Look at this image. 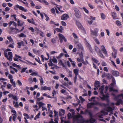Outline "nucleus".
I'll return each mask as SVG.
<instances>
[{
  "mask_svg": "<svg viewBox=\"0 0 123 123\" xmlns=\"http://www.w3.org/2000/svg\"><path fill=\"white\" fill-rule=\"evenodd\" d=\"M104 87V86L102 85L99 89V91L100 93V95L102 96H100V97L102 100H106L107 102V104H105L104 103L96 102L95 103V104L99 105L101 106L106 107L107 106V105H109V100L108 98L109 97L108 95L107 94L105 95L104 94L103 91Z\"/></svg>",
  "mask_w": 123,
  "mask_h": 123,
  "instance_id": "f257e3e1",
  "label": "nucleus"
},
{
  "mask_svg": "<svg viewBox=\"0 0 123 123\" xmlns=\"http://www.w3.org/2000/svg\"><path fill=\"white\" fill-rule=\"evenodd\" d=\"M74 10L75 12V17L77 18H80L81 17V15L79 10L76 7H74Z\"/></svg>",
  "mask_w": 123,
  "mask_h": 123,
  "instance_id": "f03ea898",
  "label": "nucleus"
},
{
  "mask_svg": "<svg viewBox=\"0 0 123 123\" xmlns=\"http://www.w3.org/2000/svg\"><path fill=\"white\" fill-rule=\"evenodd\" d=\"M82 117L80 115H77L75 117L73 118L74 122L73 123H80L81 120H79L80 118H82Z\"/></svg>",
  "mask_w": 123,
  "mask_h": 123,
  "instance_id": "7ed1b4c3",
  "label": "nucleus"
},
{
  "mask_svg": "<svg viewBox=\"0 0 123 123\" xmlns=\"http://www.w3.org/2000/svg\"><path fill=\"white\" fill-rule=\"evenodd\" d=\"M58 37L60 42L61 43H62L63 40L65 42H67V40L66 39L62 34L59 33L58 34Z\"/></svg>",
  "mask_w": 123,
  "mask_h": 123,
  "instance_id": "20e7f679",
  "label": "nucleus"
},
{
  "mask_svg": "<svg viewBox=\"0 0 123 123\" xmlns=\"http://www.w3.org/2000/svg\"><path fill=\"white\" fill-rule=\"evenodd\" d=\"M19 8V9L25 12H27V10L25 9L23 7L19 6L18 5H16L14 7V9L15 10H17L18 8Z\"/></svg>",
  "mask_w": 123,
  "mask_h": 123,
  "instance_id": "39448f33",
  "label": "nucleus"
},
{
  "mask_svg": "<svg viewBox=\"0 0 123 123\" xmlns=\"http://www.w3.org/2000/svg\"><path fill=\"white\" fill-rule=\"evenodd\" d=\"M98 30L97 28L95 29L94 31L91 30V34L93 36H98Z\"/></svg>",
  "mask_w": 123,
  "mask_h": 123,
  "instance_id": "423d86ee",
  "label": "nucleus"
},
{
  "mask_svg": "<svg viewBox=\"0 0 123 123\" xmlns=\"http://www.w3.org/2000/svg\"><path fill=\"white\" fill-rule=\"evenodd\" d=\"M69 17L68 14H64L62 16L61 19L63 20H66L69 18Z\"/></svg>",
  "mask_w": 123,
  "mask_h": 123,
  "instance_id": "0eeeda50",
  "label": "nucleus"
},
{
  "mask_svg": "<svg viewBox=\"0 0 123 123\" xmlns=\"http://www.w3.org/2000/svg\"><path fill=\"white\" fill-rule=\"evenodd\" d=\"M85 43L86 47L89 49L91 51L92 48L90 44L87 42L86 39L85 40Z\"/></svg>",
  "mask_w": 123,
  "mask_h": 123,
  "instance_id": "6e6552de",
  "label": "nucleus"
},
{
  "mask_svg": "<svg viewBox=\"0 0 123 123\" xmlns=\"http://www.w3.org/2000/svg\"><path fill=\"white\" fill-rule=\"evenodd\" d=\"M8 54L9 56V57L8 56V58H7V59L9 60L10 61H11L12 60V53L11 52H9L8 53Z\"/></svg>",
  "mask_w": 123,
  "mask_h": 123,
  "instance_id": "1a4fd4ad",
  "label": "nucleus"
},
{
  "mask_svg": "<svg viewBox=\"0 0 123 123\" xmlns=\"http://www.w3.org/2000/svg\"><path fill=\"white\" fill-rule=\"evenodd\" d=\"M111 73L113 75L115 76H117L119 75V73L117 71L112 70L111 71Z\"/></svg>",
  "mask_w": 123,
  "mask_h": 123,
  "instance_id": "9d476101",
  "label": "nucleus"
},
{
  "mask_svg": "<svg viewBox=\"0 0 123 123\" xmlns=\"http://www.w3.org/2000/svg\"><path fill=\"white\" fill-rule=\"evenodd\" d=\"M17 44L18 45L17 46L18 48H21L22 45L23 46H25L24 42L23 41H21L20 42H18L17 43Z\"/></svg>",
  "mask_w": 123,
  "mask_h": 123,
  "instance_id": "9b49d317",
  "label": "nucleus"
},
{
  "mask_svg": "<svg viewBox=\"0 0 123 123\" xmlns=\"http://www.w3.org/2000/svg\"><path fill=\"white\" fill-rule=\"evenodd\" d=\"M101 49L104 54H107V52L106 50L105 47L103 45H102L101 46Z\"/></svg>",
  "mask_w": 123,
  "mask_h": 123,
  "instance_id": "f8f14e48",
  "label": "nucleus"
},
{
  "mask_svg": "<svg viewBox=\"0 0 123 123\" xmlns=\"http://www.w3.org/2000/svg\"><path fill=\"white\" fill-rule=\"evenodd\" d=\"M51 89V88L50 87H47L45 86H42L41 87V90H50Z\"/></svg>",
  "mask_w": 123,
  "mask_h": 123,
  "instance_id": "ddd939ff",
  "label": "nucleus"
},
{
  "mask_svg": "<svg viewBox=\"0 0 123 123\" xmlns=\"http://www.w3.org/2000/svg\"><path fill=\"white\" fill-rule=\"evenodd\" d=\"M76 24L79 28L81 29H84V28L79 22H76Z\"/></svg>",
  "mask_w": 123,
  "mask_h": 123,
  "instance_id": "4468645a",
  "label": "nucleus"
},
{
  "mask_svg": "<svg viewBox=\"0 0 123 123\" xmlns=\"http://www.w3.org/2000/svg\"><path fill=\"white\" fill-rule=\"evenodd\" d=\"M14 29H15V28L10 27L9 29V32L13 34L14 33L13 31Z\"/></svg>",
  "mask_w": 123,
  "mask_h": 123,
  "instance_id": "2eb2a0df",
  "label": "nucleus"
},
{
  "mask_svg": "<svg viewBox=\"0 0 123 123\" xmlns=\"http://www.w3.org/2000/svg\"><path fill=\"white\" fill-rule=\"evenodd\" d=\"M65 112V110H64L61 109V111L59 112V115L60 116H61L64 114Z\"/></svg>",
  "mask_w": 123,
  "mask_h": 123,
  "instance_id": "dca6fc26",
  "label": "nucleus"
},
{
  "mask_svg": "<svg viewBox=\"0 0 123 123\" xmlns=\"http://www.w3.org/2000/svg\"><path fill=\"white\" fill-rule=\"evenodd\" d=\"M113 51L114 52V53H115V55L114 56V58H115L116 57V55L117 54V50H116L113 47H112Z\"/></svg>",
  "mask_w": 123,
  "mask_h": 123,
  "instance_id": "f3484780",
  "label": "nucleus"
},
{
  "mask_svg": "<svg viewBox=\"0 0 123 123\" xmlns=\"http://www.w3.org/2000/svg\"><path fill=\"white\" fill-rule=\"evenodd\" d=\"M77 48L79 49L82 50L83 49V48L82 45L80 43L78 44L77 46Z\"/></svg>",
  "mask_w": 123,
  "mask_h": 123,
  "instance_id": "a211bd4d",
  "label": "nucleus"
},
{
  "mask_svg": "<svg viewBox=\"0 0 123 123\" xmlns=\"http://www.w3.org/2000/svg\"><path fill=\"white\" fill-rule=\"evenodd\" d=\"M95 104L94 103L92 102L91 103H89L87 105V107L90 108L92 107V106L94 105Z\"/></svg>",
  "mask_w": 123,
  "mask_h": 123,
  "instance_id": "6ab92c4d",
  "label": "nucleus"
},
{
  "mask_svg": "<svg viewBox=\"0 0 123 123\" xmlns=\"http://www.w3.org/2000/svg\"><path fill=\"white\" fill-rule=\"evenodd\" d=\"M54 112L55 114L54 116L55 117V119H57L58 120V112L56 111L55 110H54Z\"/></svg>",
  "mask_w": 123,
  "mask_h": 123,
  "instance_id": "aec40b11",
  "label": "nucleus"
},
{
  "mask_svg": "<svg viewBox=\"0 0 123 123\" xmlns=\"http://www.w3.org/2000/svg\"><path fill=\"white\" fill-rule=\"evenodd\" d=\"M107 106H108L106 108V110L108 111L109 112L111 111L112 110H114V109H113L111 107L109 106V105H107Z\"/></svg>",
  "mask_w": 123,
  "mask_h": 123,
  "instance_id": "412c9836",
  "label": "nucleus"
},
{
  "mask_svg": "<svg viewBox=\"0 0 123 123\" xmlns=\"http://www.w3.org/2000/svg\"><path fill=\"white\" fill-rule=\"evenodd\" d=\"M12 63V65L13 67H17L18 68H19V69H20L21 68H20V66L19 65H17L16 64L14 63Z\"/></svg>",
  "mask_w": 123,
  "mask_h": 123,
  "instance_id": "4be33fe9",
  "label": "nucleus"
},
{
  "mask_svg": "<svg viewBox=\"0 0 123 123\" xmlns=\"http://www.w3.org/2000/svg\"><path fill=\"white\" fill-rule=\"evenodd\" d=\"M95 49L96 51L97 52V53H98L99 52L101 51L100 49L97 46H95Z\"/></svg>",
  "mask_w": 123,
  "mask_h": 123,
  "instance_id": "5701e85b",
  "label": "nucleus"
},
{
  "mask_svg": "<svg viewBox=\"0 0 123 123\" xmlns=\"http://www.w3.org/2000/svg\"><path fill=\"white\" fill-rule=\"evenodd\" d=\"M79 70L77 69H75L74 70V72L75 75H78V74Z\"/></svg>",
  "mask_w": 123,
  "mask_h": 123,
  "instance_id": "b1692460",
  "label": "nucleus"
},
{
  "mask_svg": "<svg viewBox=\"0 0 123 123\" xmlns=\"http://www.w3.org/2000/svg\"><path fill=\"white\" fill-rule=\"evenodd\" d=\"M101 18L103 19H105V14L103 13H100Z\"/></svg>",
  "mask_w": 123,
  "mask_h": 123,
  "instance_id": "393cba45",
  "label": "nucleus"
},
{
  "mask_svg": "<svg viewBox=\"0 0 123 123\" xmlns=\"http://www.w3.org/2000/svg\"><path fill=\"white\" fill-rule=\"evenodd\" d=\"M39 77L41 78L39 79L40 80L41 83L40 85H42L44 82L43 81V78L41 76H39Z\"/></svg>",
  "mask_w": 123,
  "mask_h": 123,
  "instance_id": "a878e982",
  "label": "nucleus"
},
{
  "mask_svg": "<svg viewBox=\"0 0 123 123\" xmlns=\"http://www.w3.org/2000/svg\"><path fill=\"white\" fill-rule=\"evenodd\" d=\"M40 114V112L39 111V113H38V114L37 115L36 117L34 118V119L35 120H36L37 118H38L39 117V116Z\"/></svg>",
  "mask_w": 123,
  "mask_h": 123,
  "instance_id": "bb28decb",
  "label": "nucleus"
},
{
  "mask_svg": "<svg viewBox=\"0 0 123 123\" xmlns=\"http://www.w3.org/2000/svg\"><path fill=\"white\" fill-rule=\"evenodd\" d=\"M86 112L88 113L89 114L90 117H92V113L91 112H90L89 111H88L87 110H86L85 111V113H86Z\"/></svg>",
  "mask_w": 123,
  "mask_h": 123,
  "instance_id": "cd10ccee",
  "label": "nucleus"
},
{
  "mask_svg": "<svg viewBox=\"0 0 123 123\" xmlns=\"http://www.w3.org/2000/svg\"><path fill=\"white\" fill-rule=\"evenodd\" d=\"M33 51L34 53L35 54H37V53L39 54L40 52V51L39 50H37L35 49H33Z\"/></svg>",
  "mask_w": 123,
  "mask_h": 123,
  "instance_id": "c85d7f7f",
  "label": "nucleus"
},
{
  "mask_svg": "<svg viewBox=\"0 0 123 123\" xmlns=\"http://www.w3.org/2000/svg\"><path fill=\"white\" fill-rule=\"evenodd\" d=\"M106 75L107 76V77L108 79H110L113 77L112 75L111 74H106Z\"/></svg>",
  "mask_w": 123,
  "mask_h": 123,
  "instance_id": "c756f323",
  "label": "nucleus"
},
{
  "mask_svg": "<svg viewBox=\"0 0 123 123\" xmlns=\"http://www.w3.org/2000/svg\"><path fill=\"white\" fill-rule=\"evenodd\" d=\"M101 57L103 58H104V56L102 54L101 51H100L98 53H97Z\"/></svg>",
  "mask_w": 123,
  "mask_h": 123,
  "instance_id": "7c9ffc66",
  "label": "nucleus"
},
{
  "mask_svg": "<svg viewBox=\"0 0 123 123\" xmlns=\"http://www.w3.org/2000/svg\"><path fill=\"white\" fill-rule=\"evenodd\" d=\"M44 15L46 18L45 19L46 20V21H48L49 20V17L47 16V15L45 13H44Z\"/></svg>",
  "mask_w": 123,
  "mask_h": 123,
  "instance_id": "2f4dec72",
  "label": "nucleus"
},
{
  "mask_svg": "<svg viewBox=\"0 0 123 123\" xmlns=\"http://www.w3.org/2000/svg\"><path fill=\"white\" fill-rule=\"evenodd\" d=\"M79 55L80 56V58L81 59V61L83 59V54L82 52L79 54Z\"/></svg>",
  "mask_w": 123,
  "mask_h": 123,
  "instance_id": "473e14b6",
  "label": "nucleus"
},
{
  "mask_svg": "<svg viewBox=\"0 0 123 123\" xmlns=\"http://www.w3.org/2000/svg\"><path fill=\"white\" fill-rule=\"evenodd\" d=\"M37 103L38 104L39 106H40L41 107H42V106L43 105H44V104L42 102H38L37 101Z\"/></svg>",
  "mask_w": 123,
  "mask_h": 123,
  "instance_id": "72a5a7b5",
  "label": "nucleus"
},
{
  "mask_svg": "<svg viewBox=\"0 0 123 123\" xmlns=\"http://www.w3.org/2000/svg\"><path fill=\"white\" fill-rule=\"evenodd\" d=\"M90 121L92 123H94L95 122L96 120L95 119H93L92 117L90 119Z\"/></svg>",
  "mask_w": 123,
  "mask_h": 123,
  "instance_id": "f704fd0d",
  "label": "nucleus"
},
{
  "mask_svg": "<svg viewBox=\"0 0 123 123\" xmlns=\"http://www.w3.org/2000/svg\"><path fill=\"white\" fill-rule=\"evenodd\" d=\"M92 60L96 63H97L98 62V61L96 59L93 58L92 59Z\"/></svg>",
  "mask_w": 123,
  "mask_h": 123,
  "instance_id": "c9c22d12",
  "label": "nucleus"
},
{
  "mask_svg": "<svg viewBox=\"0 0 123 123\" xmlns=\"http://www.w3.org/2000/svg\"><path fill=\"white\" fill-rule=\"evenodd\" d=\"M121 99H119L117 101V102L116 103V104L117 105H118L120 104Z\"/></svg>",
  "mask_w": 123,
  "mask_h": 123,
  "instance_id": "e433bc0d",
  "label": "nucleus"
},
{
  "mask_svg": "<svg viewBox=\"0 0 123 123\" xmlns=\"http://www.w3.org/2000/svg\"><path fill=\"white\" fill-rule=\"evenodd\" d=\"M19 36L21 37H26V36L24 33H22L20 34Z\"/></svg>",
  "mask_w": 123,
  "mask_h": 123,
  "instance_id": "4c0bfd02",
  "label": "nucleus"
},
{
  "mask_svg": "<svg viewBox=\"0 0 123 123\" xmlns=\"http://www.w3.org/2000/svg\"><path fill=\"white\" fill-rule=\"evenodd\" d=\"M94 40L97 44H100L97 38H94Z\"/></svg>",
  "mask_w": 123,
  "mask_h": 123,
  "instance_id": "58836bf2",
  "label": "nucleus"
},
{
  "mask_svg": "<svg viewBox=\"0 0 123 123\" xmlns=\"http://www.w3.org/2000/svg\"><path fill=\"white\" fill-rule=\"evenodd\" d=\"M116 23L118 26L122 24L121 23V22L119 20H117L116 21Z\"/></svg>",
  "mask_w": 123,
  "mask_h": 123,
  "instance_id": "ea45409f",
  "label": "nucleus"
},
{
  "mask_svg": "<svg viewBox=\"0 0 123 123\" xmlns=\"http://www.w3.org/2000/svg\"><path fill=\"white\" fill-rule=\"evenodd\" d=\"M52 60L53 62L54 63H56L57 62V60L55 58H54L53 59H52Z\"/></svg>",
  "mask_w": 123,
  "mask_h": 123,
  "instance_id": "a19ab883",
  "label": "nucleus"
},
{
  "mask_svg": "<svg viewBox=\"0 0 123 123\" xmlns=\"http://www.w3.org/2000/svg\"><path fill=\"white\" fill-rule=\"evenodd\" d=\"M73 36L74 37L75 39H77L78 38V37L76 34L74 33H73L72 34Z\"/></svg>",
  "mask_w": 123,
  "mask_h": 123,
  "instance_id": "79ce46f5",
  "label": "nucleus"
},
{
  "mask_svg": "<svg viewBox=\"0 0 123 123\" xmlns=\"http://www.w3.org/2000/svg\"><path fill=\"white\" fill-rule=\"evenodd\" d=\"M68 119H69L71 118L72 117L71 114L70 113H69L68 114Z\"/></svg>",
  "mask_w": 123,
  "mask_h": 123,
  "instance_id": "37998d69",
  "label": "nucleus"
},
{
  "mask_svg": "<svg viewBox=\"0 0 123 123\" xmlns=\"http://www.w3.org/2000/svg\"><path fill=\"white\" fill-rule=\"evenodd\" d=\"M56 30L57 31L60 32H62V31L61 29L58 28H56Z\"/></svg>",
  "mask_w": 123,
  "mask_h": 123,
  "instance_id": "c03bdc74",
  "label": "nucleus"
},
{
  "mask_svg": "<svg viewBox=\"0 0 123 123\" xmlns=\"http://www.w3.org/2000/svg\"><path fill=\"white\" fill-rule=\"evenodd\" d=\"M7 38L8 39V40H9L10 42H12L13 41V40L12 39L11 37H7Z\"/></svg>",
  "mask_w": 123,
  "mask_h": 123,
  "instance_id": "a18cd8bd",
  "label": "nucleus"
},
{
  "mask_svg": "<svg viewBox=\"0 0 123 123\" xmlns=\"http://www.w3.org/2000/svg\"><path fill=\"white\" fill-rule=\"evenodd\" d=\"M17 82L18 83V85H19L20 86L22 85V83L19 80H17Z\"/></svg>",
  "mask_w": 123,
  "mask_h": 123,
  "instance_id": "49530a36",
  "label": "nucleus"
},
{
  "mask_svg": "<svg viewBox=\"0 0 123 123\" xmlns=\"http://www.w3.org/2000/svg\"><path fill=\"white\" fill-rule=\"evenodd\" d=\"M72 72L71 71H69L68 72V75L69 77H72Z\"/></svg>",
  "mask_w": 123,
  "mask_h": 123,
  "instance_id": "de8ad7c7",
  "label": "nucleus"
},
{
  "mask_svg": "<svg viewBox=\"0 0 123 123\" xmlns=\"http://www.w3.org/2000/svg\"><path fill=\"white\" fill-rule=\"evenodd\" d=\"M27 69V68H23L21 70V72L22 73L23 72H24L25 71L26 69Z\"/></svg>",
  "mask_w": 123,
  "mask_h": 123,
  "instance_id": "09e8293b",
  "label": "nucleus"
},
{
  "mask_svg": "<svg viewBox=\"0 0 123 123\" xmlns=\"http://www.w3.org/2000/svg\"><path fill=\"white\" fill-rule=\"evenodd\" d=\"M17 96L14 95L13 97V98L15 100L17 101L18 100V98H17Z\"/></svg>",
  "mask_w": 123,
  "mask_h": 123,
  "instance_id": "8fccbe9b",
  "label": "nucleus"
},
{
  "mask_svg": "<svg viewBox=\"0 0 123 123\" xmlns=\"http://www.w3.org/2000/svg\"><path fill=\"white\" fill-rule=\"evenodd\" d=\"M99 84V82L98 81H96L95 83V87H96L97 85Z\"/></svg>",
  "mask_w": 123,
  "mask_h": 123,
  "instance_id": "3c124183",
  "label": "nucleus"
},
{
  "mask_svg": "<svg viewBox=\"0 0 123 123\" xmlns=\"http://www.w3.org/2000/svg\"><path fill=\"white\" fill-rule=\"evenodd\" d=\"M35 59L36 60V61H37L40 64H42V63H40V62H41V61L39 59H37L36 58H35Z\"/></svg>",
  "mask_w": 123,
  "mask_h": 123,
  "instance_id": "603ef678",
  "label": "nucleus"
},
{
  "mask_svg": "<svg viewBox=\"0 0 123 123\" xmlns=\"http://www.w3.org/2000/svg\"><path fill=\"white\" fill-rule=\"evenodd\" d=\"M61 23L62 24V25L64 26H66V24L64 22L62 21H61Z\"/></svg>",
  "mask_w": 123,
  "mask_h": 123,
  "instance_id": "864d4df0",
  "label": "nucleus"
},
{
  "mask_svg": "<svg viewBox=\"0 0 123 123\" xmlns=\"http://www.w3.org/2000/svg\"><path fill=\"white\" fill-rule=\"evenodd\" d=\"M7 52L6 51H4V54L5 55V56L7 58H8V55Z\"/></svg>",
  "mask_w": 123,
  "mask_h": 123,
  "instance_id": "5fc2aeb1",
  "label": "nucleus"
},
{
  "mask_svg": "<svg viewBox=\"0 0 123 123\" xmlns=\"http://www.w3.org/2000/svg\"><path fill=\"white\" fill-rule=\"evenodd\" d=\"M14 106L16 108L18 107L19 106V105L17 102H16Z\"/></svg>",
  "mask_w": 123,
  "mask_h": 123,
  "instance_id": "6e6d98bb",
  "label": "nucleus"
},
{
  "mask_svg": "<svg viewBox=\"0 0 123 123\" xmlns=\"http://www.w3.org/2000/svg\"><path fill=\"white\" fill-rule=\"evenodd\" d=\"M31 3V6H35V5L34 4L32 0L30 1Z\"/></svg>",
  "mask_w": 123,
  "mask_h": 123,
  "instance_id": "4d7b16f0",
  "label": "nucleus"
},
{
  "mask_svg": "<svg viewBox=\"0 0 123 123\" xmlns=\"http://www.w3.org/2000/svg\"><path fill=\"white\" fill-rule=\"evenodd\" d=\"M95 98V97H92L91 98V99H89V100L90 101H92V100L94 99Z\"/></svg>",
  "mask_w": 123,
  "mask_h": 123,
  "instance_id": "13d9d810",
  "label": "nucleus"
},
{
  "mask_svg": "<svg viewBox=\"0 0 123 123\" xmlns=\"http://www.w3.org/2000/svg\"><path fill=\"white\" fill-rule=\"evenodd\" d=\"M53 78L55 80H58L59 77L58 76H55L53 77Z\"/></svg>",
  "mask_w": 123,
  "mask_h": 123,
  "instance_id": "bf43d9fd",
  "label": "nucleus"
},
{
  "mask_svg": "<svg viewBox=\"0 0 123 123\" xmlns=\"http://www.w3.org/2000/svg\"><path fill=\"white\" fill-rule=\"evenodd\" d=\"M83 9L85 11V12L87 13H88L89 12V11L88 10H87L85 7H84L83 8Z\"/></svg>",
  "mask_w": 123,
  "mask_h": 123,
  "instance_id": "052dcab7",
  "label": "nucleus"
},
{
  "mask_svg": "<svg viewBox=\"0 0 123 123\" xmlns=\"http://www.w3.org/2000/svg\"><path fill=\"white\" fill-rule=\"evenodd\" d=\"M79 98L82 102H83L85 101V99H84L83 98H82V97L81 96L79 97Z\"/></svg>",
  "mask_w": 123,
  "mask_h": 123,
  "instance_id": "680f3d73",
  "label": "nucleus"
},
{
  "mask_svg": "<svg viewBox=\"0 0 123 123\" xmlns=\"http://www.w3.org/2000/svg\"><path fill=\"white\" fill-rule=\"evenodd\" d=\"M7 86L8 88L10 89L12 86V85H11L8 83L7 84Z\"/></svg>",
  "mask_w": 123,
  "mask_h": 123,
  "instance_id": "e2e57ef3",
  "label": "nucleus"
},
{
  "mask_svg": "<svg viewBox=\"0 0 123 123\" xmlns=\"http://www.w3.org/2000/svg\"><path fill=\"white\" fill-rule=\"evenodd\" d=\"M43 97H41L40 98H37V101H39L43 99Z\"/></svg>",
  "mask_w": 123,
  "mask_h": 123,
  "instance_id": "0e129e2a",
  "label": "nucleus"
},
{
  "mask_svg": "<svg viewBox=\"0 0 123 123\" xmlns=\"http://www.w3.org/2000/svg\"><path fill=\"white\" fill-rule=\"evenodd\" d=\"M112 83L115 84V80L114 78L113 77L112 78Z\"/></svg>",
  "mask_w": 123,
  "mask_h": 123,
  "instance_id": "69168bd1",
  "label": "nucleus"
},
{
  "mask_svg": "<svg viewBox=\"0 0 123 123\" xmlns=\"http://www.w3.org/2000/svg\"><path fill=\"white\" fill-rule=\"evenodd\" d=\"M102 65L103 66H105L107 65V64L105 62H103L102 63Z\"/></svg>",
  "mask_w": 123,
  "mask_h": 123,
  "instance_id": "338daca9",
  "label": "nucleus"
},
{
  "mask_svg": "<svg viewBox=\"0 0 123 123\" xmlns=\"http://www.w3.org/2000/svg\"><path fill=\"white\" fill-rule=\"evenodd\" d=\"M51 12L53 13H54L55 12V10L54 8H52L51 9Z\"/></svg>",
  "mask_w": 123,
  "mask_h": 123,
  "instance_id": "774afa93",
  "label": "nucleus"
}]
</instances>
